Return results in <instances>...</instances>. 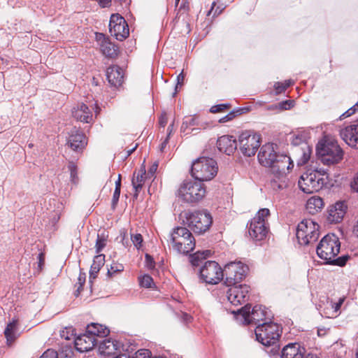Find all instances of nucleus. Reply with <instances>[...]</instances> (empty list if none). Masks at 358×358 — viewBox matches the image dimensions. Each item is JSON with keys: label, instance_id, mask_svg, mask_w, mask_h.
<instances>
[{"label": "nucleus", "instance_id": "1", "mask_svg": "<svg viewBox=\"0 0 358 358\" xmlns=\"http://www.w3.org/2000/svg\"><path fill=\"white\" fill-rule=\"evenodd\" d=\"M277 150L276 144L266 143L260 148L257 155L259 164L271 169V173L273 175L271 185L275 191L286 187L287 174L294 167L291 158L285 154H280Z\"/></svg>", "mask_w": 358, "mask_h": 358}, {"label": "nucleus", "instance_id": "2", "mask_svg": "<svg viewBox=\"0 0 358 358\" xmlns=\"http://www.w3.org/2000/svg\"><path fill=\"white\" fill-rule=\"evenodd\" d=\"M341 242L334 234L324 236L316 248L317 256L324 261L326 264L343 266L349 259L348 255L336 257L340 252Z\"/></svg>", "mask_w": 358, "mask_h": 358}, {"label": "nucleus", "instance_id": "3", "mask_svg": "<svg viewBox=\"0 0 358 358\" xmlns=\"http://www.w3.org/2000/svg\"><path fill=\"white\" fill-rule=\"evenodd\" d=\"M206 194V187L197 180H186L180 185L177 196L182 201L193 203L202 200Z\"/></svg>", "mask_w": 358, "mask_h": 358}, {"label": "nucleus", "instance_id": "4", "mask_svg": "<svg viewBox=\"0 0 358 358\" xmlns=\"http://www.w3.org/2000/svg\"><path fill=\"white\" fill-rule=\"evenodd\" d=\"M170 242L173 249L180 254H187L195 248V239L186 227L173 229L170 234Z\"/></svg>", "mask_w": 358, "mask_h": 358}, {"label": "nucleus", "instance_id": "5", "mask_svg": "<svg viewBox=\"0 0 358 358\" xmlns=\"http://www.w3.org/2000/svg\"><path fill=\"white\" fill-rule=\"evenodd\" d=\"M183 222L195 234H201L210 229L213 217L206 210L187 211L184 213Z\"/></svg>", "mask_w": 358, "mask_h": 358}, {"label": "nucleus", "instance_id": "6", "mask_svg": "<svg viewBox=\"0 0 358 358\" xmlns=\"http://www.w3.org/2000/svg\"><path fill=\"white\" fill-rule=\"evenodd\" d=\"M324 171L308 170L300 177L298 185L300 189L306 194H312L322 189L327 183Z\"/></svg>", "mask_w": 358, "mask_h": 358}, {"label": "nucleus", "instance_id": "7", "mask_svg": "<svg viewBox=\"0 0 358 358\" xmlns=\"http://www.w3.org/2000/svg\"><path fill=\"white\" fill-rule=\"evenodd\" d=\"M217 170V162L213 159L200 157L192 163L191 174L195 180L203 182L213 179Z\"/></svg>", "mask_w": 358, "mask_h": 358}, {"label": "nucleus", "instance_id": "8", "mask_svg": "<svg viewBox=\"0 0 358 358\" xmlns=\"http://www.w3.org/2000/svg\"><path fill=\"white\" fill-rule=\"evenodd\" d=\"M316 150L324 164H337L343 159V150L336 141L323 138L317 143Z\"/></svg>", "mask_w": 358, "mask_h": 358}, {"label": "nucleus", "instance_id": "9", "mask_svg": "<svg viewBox=\"0 0 358 358\" xmlns=\"http://www.w3.org/2000/svg\"><path fill=\"white\" fill-rule=\"evenodd\" d=\"M269 215L270 211L268 208H262L248 225V234L253 241H260L266 238L268 231L266 219Z\"/></svg>", "mask_w": 358, "mask_h": 358}, {"label": "nucleus", "instance_id": "10", "mask_svg": "<svg viewBox=\"0 0 358 358\" xmlns=\"http://www.w3.org/2000/svg\"><path fill=\"white\" fill-rule=\"evenodd\" d=\"M280 334V326L272 322L259 324L255 329L257 340L266 346L275 344L278 341Z\"/></svg>", "mask_w": 358, "mask_h": 358}, {"label": "nucleus", "instance_id": "11", "mask_svg": "<svg viewBox=\"0 0 358 358\" xmlns=\"http://www.w3.org/2000/svg\"><path fill=\"white\" fill-rule=\"evenodd\" d=\"M319 225L310 219L299 222L296 231L299 244L306 245L315 242L319 238Z\"/></svg>", "mask_w": 358, "mask_h": 358}, {"label": "nucleus", "instance_id": "12", "mask_svg": "<svg viewBox=\"0 0 358 358\" xmlns=\"http://www.w3.org/2000/svg\"><path fill=\"white\" fill-rule=\"evenodd\" d=\"M248 270V265L240 261L227 264L223 269L224 284L227 286L238 284L245 278Z\"/></svg>", "mask_w": 358, "mask_h": 358}, {"label": "nucleus", "instance_id": "13", "mask_svg": "<svg viewBox=\"0 0 358 358\" xmlns=\"http://www.w3.org/2000/svg\"><path fill=\"white\" fill-rule=\"evenodd\" d=\"M200 280L210 285H217L224 279V271L215 261H207L199 269Z\"/></svg>", "mask_w": 358, "mask_h": 358}, {"label": "nucleus", "instance_id": "14", "mask_svg": "<svg viewBox=\"0 0 358 358\" xmlns=\"http://www.w3.org/2000/svg\"><path fill=\"white\" fill-rule=\"evenodd\" d=\"M261 136L252 131H245L238 137L239 149L246 157L254 156L259 148Z\"/></svg>", "mask_w": 358, "mask_h": 358}, {"label": "nucleus", "instance_id": "15", "mask_svg": "<svg viewBox=\"0 0 358 358\" xmlns=\"http://www.w3.org/2000/svg\"><path fill=\"white\" fill-rule=\"evenodd\" d=\"M251 306L247 304L238 309L236 312L233 311V313L241 316L243 319L244 324H250L254 323L257 324L259 322L264 321L266 319L267 312L266 308L261 305L255 306L250 311Z\"/></svg>", "mask_w": 358, "mask_h": 358}, {"label": "nucleus", "instance_id": "16", "mask_svg": "<svg viewBox=\"0 0 358 358\" xmlns=\"http://www.w3.org/2000/svg\"><path fill=\"white\" fill-rule=\"evenodd\" d=\"M109 31L111 36L120 41L127 38L129 34V29L126 20L117 13L113 14L110 16Z\"/></svg>", "mask_w": 358, "mask_h": 358}, {"label": "nucleus", "instance_id": "17", "mask_svg": "<svg viewBox=\"0 0 358 358\" xmlns=\"http://www.w3.org/2000/svg\"><path fill=\"white\" fill-rule=\"evenodd\" d=\"M227 292L228 301L234 306L242 305L249 299L250 287L245 284L229 286Z\"/></svg>", "mask_w": 358, "mask_h": 358}, {"label": "nucleus", "instance_id": "18", "mask_svg": "<svg viewBox=\"0 0 358 358\" xmlns=\"http://www.w3.org/2000/svg\"><path fill=\"white\" fill-rule=\"evenodd\" d=\"M96 41L99 46L100 51L106 57L115 58L118 54V48L113 43L109 38L102 33L95 34Z\"/></svg>", "mask_w": 358, "mask_h": 358}, {"label": "nucleus", "instance_id": "19", "mask_svg": "<svg viewBox=\"0 0 358 358\" xmlns=\"http://www.w3.org/2000/svg\"><path fill=\"white\" fill-rule=\"evenodd\" d=\"M97 343L98 340L94 339L87 331L85 334L74 337L75 348L80 352L91 350Z\"/></svg>", "mask_w": 358, "mask_h": 358}, {"label": "nucleus", "instance_id": "20", "mask_svg": "<svg viewBox=\"0 0 358 358\" xmlns=\"http://www.w3.org/2000/svg\"><path fill=\"white\" fill-rule=\"evenodd\" d=\"M340 134L348 145L358 150V124L345 127L341 130Z\"/></svg>", "mask_w": 358, "mask_h": 358}, {"label": "nucleus", "instance_id": "21", "mask_svg": "<svg viewBox=\"0 0 358 358\" xmlns=\"http://www.w3.org/2000/svg\"><path fill=\"white\" fill-rule=\"evenodd\" d=\"M217 147L221 152L231 155L237 149V143L232 136L224 135L217 139Z\"/></svg>", "mask_w": 358, "mask_h": 358}, {"label": "nucleus", "instance_id": "22", "mask_svg": "<svg viewBox=\"0 0 358 358\" xmlns=\"http://www.w3.org/2000/svg\"><path fill=\"white\" fill-rule=\"evenodd\" d=\"M347 206L343 201L336 202L328 210L327 220L330 223L340 222L346 212Z\"/></svg>", "mask_w": 358, "mask_h": 358}, {"label": "nucleus", "instance_id": "23", "mask_svg": "<svg viewBox=\"0 0 358 358\" xmlns=\"http://www.w3.org/2000/svg\"><path fill=\"white\" fill-rule=\"evenodd\" d=\"M106 77L110 85L114 87H119L123 83V69L116 65L109 66L106 70Z\"/></svg>", "mask_w": 358, "mask_h": 358}, {"label": "nucleus", "instance_id": "24", "mask_svg": "<svg viewBox=\"0 0 358 358\" xmlns=\"http://www.w3.org/2000/svg\"><path fill=\"white\" fill-rule=\"evenodd\" d=\"M306 350L299 343H289L282 348L281 358H305Z\"/></svg>", "mask_w": 358, "mask_h": 358}, {"label": "nucleus", "instance_id": "25", "mask_svg": "<svg viewBox=\"0 0 358 358\" xmlns=\"http://www.w3.org/2000/svg\"><path fill=\"white\" fill-rule=\"evenodd\" d=\"M67 144L73 150L78 152L85 148L87 141L85 135L82 132L74 130L71 131Z\"/></svg>", "mask_w": 358, "mask_h": 358}, {"label": "nucleus", "instance_id": "26", "mask_svg": "<svg viewBox=\"0 0 358 358\" xmlns=\"http://www.w3.org/2000/svg\"><path fill=\"white\" fill-rule=\"evenodd\" d=\"M72 115L75 119L83 122L90 123L92 121V113L83 103L73 108Z\"/></svg>", "mask_w": 358, "mask_h": 358}, {"label": "nucleus", "instance_id": "27", "mask_svg": "<svg viewBox=\"0 0 358 358\" xmlns=\"http://www.w3.org/2000/svg\"><path fill=\"white\" fill-rule=\"evenodd\" d=\"M120 348L119 341L111 339H105L100 343L99 350L100 354L106 356L115 355Z\"/></svg>", "mask_w": 358, "mask_h": 358}, {"label": "nucleus", "instance_id": "28", "mask_svg": "<svg viewBox=\"0 0 358 358\" xmlns=\"http://www.w3.org/2000/svg\"><path fill=\"white\" fill-rule=\"evenodd\" d=\"M145 168L141 169L139 171L134 173V177L131 180V184L134 189V198L137 199L139 192L143 188V186L145 181Z\"/></svg>", "mask_w": 358, "mask_h": 358}, {"label": "nucleus", "instance_id": "29", "mask_svg": "<svg viewBox=\"0 0 358 358\" xmlns=\"http://www.w3.org/2000/svg\"><path fill=\"white\" fill-rule=\"evenodd\" d=\"M86 331L94 339L103 338L109 334L110 331L106 327L97 323H92L87 326Z\"/></svg>", "mask_w": 358, "mask_h": 358}, {"label": "nucleus", "instance_id": "30", "mask_svg": "<svg viewBox=\"0 0 358 358\" xmlns=\"http://www.w3.org/2000/svg\"><path fill=\"white\" fill-rule=\"evenodd\" d=\"M323 199L317 196H313L308 199L306 202V210L310 214L314 215L320 211L324 207Z\"/></svg>", "mask_w": 358, "mask_h": 358}, {"label": "nucleus", "instance_id": "31", "mask_svg": "<svg viewBox=\"0 0 358 358\" xmlns=\"http://www.w3.org/2000/svg\"><path fill=\"white\" fill-rule=\"evenodd\" d=\"M105 262V255L99 254L94 257L93 263L91 266L90 271V280L92 281L93 279L96 278L97 273L100 271L101 268L103 266Z\"/></svg>", "mask_w": 358, "mask_h": 358}, {"label": "nucleus", "instance_id": "32", "mask_svg": "<svg viewBox=\"0 0 358 358\" xmlns=\"http://www.w3.org/2000/svg\"><path fill=\"white\" fill-rule=\"evenodd\" d=\"M199 120L197 115H189L185 117L181 127V129L185 132V130L189 127L194 126L199 127Z\"/></svg>", "mask_w": 358, "mask_h": 358}, {"label": "nucleus", "instance_id": "33", "mask_svg": "<svg viewBox=\"0 0 358 358\" xmlns=\"http://www.w3.org/2000/svg\"><path fill=\"white\" fill-rule=\"evenodd\" d=\"M210 253L209 250L196 252L190 257V262L193 266H199L203 259H205Z\"/></svg>", "mask_w": 358, "mask_h": 358}, {"label": "nucleus", "instance_id": "34", "mask_svg": "<svg viewBox=\"0 0 358 358\" xmlns=\"http://www.w3.org/2000/svg\"><path fill=\"white\" fill-rule=\"evenodd\" d=\"M17 324V320L13 319V321L7 325L4 331V334L8 341L11 342L14 340Z\"/></svg>", "mask_w": 358, "mask_h": 358}, {"label": "nucleus", "instance_id": "35", "mask_svg": "<svg viewBox=\"0 0 358 358\" xmlns=\"http://www.w3.org/2000/svg\"><path fill=\"white\" fill-rule=\"evenodd\" d=\"M294 84L292 80H287L284 82H277L274 84V88L276 94H281L285 92L290 85Z\"/></svg>", "mask_w": 358, "mask_h": 358}, {"label": "nucleus", "instance_id": "36", "mask_svg": "<svg viewBox=\"0 0 358 358\" xmlns=\"http://www.w3.org/2000/svg\"><path fill=\"white\" fill-rule=\"evenodd\" d=\"M68 169L70 172V178L71 182L74 184H77L78 182V167L77 165L73 162H69L68 164Z\"/></svg>", "mask_w": 358, "mask_h": 358}, {"label": "nucleus", "instance_id": "37", "mask_svg": "<svg viewBox=\"0 0 358 358\" xmlns=\"http://www.w3.org/2000/svg\"><path fill=\"white\" fill-rule=\"evenodd\" d=\"M86 275L85 273L80 272L78 277V281L75 284V287L76 288L74 295L76 296H78L83 290V287L85 282Z\"/></svg>", "mask_w": 358, "mask_h": 358}, {"label": "nucleus", "instance_id": "38", "mask_svg": "<svg viewBox=\"0 0 358 358\" xmlns=\"http://www.w3.org/2000/svg\"><path fill=\"white\" fill-rule=\"evenodd\" d=\"M106 241L107 239L104 234L97 235V238L95 245L96 253H99L105 248V246L106 245Z\"/></svg>", "mask_w": 358, "mask_h": 358}, {"label": "nucleus", "instance_id": "39", "mask_svg": "<svg viewBox=\"0 0 358 358\" xmlns=\"http://www.w3.org/2000/svg\"><path fill=\"white\" fill-rule=\"evenodd\" d=\"M139 283L141 287L150 288L153 285V279L149 275H144L139 278Z\"/></svg>", "mask_w": 358, "mask_h": 358}, {"label": "nucleus", "instance_id": "40", "mask_svg": "<svg viewBox=\"0 0 358 358\" xmlns=\"http://www.w3.org/2000/svg\"><path fill=\"white\" fill-rule=\"evenodd\" d=\"M131 240L138 250L142 247L143 239L141 234H131Z\"/></svg>", "mask_w": 358, "mask_h": 358}, {"label": "nucleus", "instance_id": "41", "mask_svg": "<svg viewBox=\"0 0 358 358\" xmlns=\"http://www.w3.org/2000/svg\"><path fill=\"white\" fill-rule=\"evenodd\" d=\"M241 110H233L220 119V122L224 123L232 120L238 114H241Z\"/></svg>", "mask_w": 358, "mask_h": 358}, {"label": "nucleus", "instance_id": "42", "mask_svg": "<svg viewBox=\"0 0 358 358\" xmlns=\"http://www.w3.org/2000/svg\"><path fill=\"white\" fill-rule=\"evenodd\" d=\"M294 106V101L292 100H286L281 101L278 103V106H275L276 108H279L281 110H289Z\"/></svg>", "mask_w": 358, "mask_h": 358}, {"label": "nucleus", "instance_id": "43", "mask_svg": "<svg viewBox=\"0 0 358 358\" xmlns=\"http://www.w3.org/2000/svg\"><path fill=\"white\" fill-rule=\"evenodd\" d=\"M151 352L147 349H140L136 351L131 358H150Z\"/></svg>", "mask_w": 358, "mask_h": 358}, {"label": "nucleus", "instance_id": "44", "mask_svg": "<svg viewBox=\"0 0 358 358\" xmlns=\"http://www.w3.org/2000/svg\"><path fill=\"white\" fill-rule=\"evenodd\" d=\"M124 269V266L122 264H113L111 265L110 268L108 270V275L112 276L113 274L122 271Z\"/></svg>", "mask_w": 358, "mask_h": 358}, {"label": "nucleus", "instance_id": "45", "mask_svg": "<svg viewBox=\"0 0 358 358\" xmlns=\"http://www.w3.org/2000/svg\"><path fill=\"white\" fill-rule=\"evenodd\" d=\"M310 153H311V150L309 149L308 147H307V150H304L303 152L302 157L299 159L298 164H300V165H303V164H306L308 162V160L310 159Z\"/></svg>", "mask_w": 358, "mask_h": 358}, {"label": "nucleus", "instance_id": "46", "mask_svg": "<svg viewBox=\"0 0 358 358\" xmlns=\"http://www.w3.org/2000/svg\"><path fill=\"white\" fill-rule=\"evenodd\" d=\"M73 330H72L71 328L67 329L66 328L65 330H63L61 331V337L66 339V340H71L72 337L74 338L75 335L73 334Z\"/></svg>", "mask_w": 358, "mask_h": 358}, {"label": "nucleus", "instance_id": "47", "mask_svg": "<svg viewBox=\"0 0 358 358\" xmlns=\"http://www.w3.org/2000/svg\"><path fill=\"white\" fill-rule=\"evenodd\" d=\"M39 358H58V355L55 350L48 349Z\"/></svg>", "mask_w": 358, "mask_h": 358}, {"label": "nucleus", "instance_id": "48", "mask_svg": "<svg viewBox=\"0 0 358 358\" xmlns=\"http://www.w3.org/2000/svg\"><path fill=\"white\" fill-rule=\"evenodd\" d=\"M229 107V104H218L216 106H213L211 107L210 111L211 113H215L225 110Z\"/></svg>", "mask_w": 358, "mask_h": 358}, {"label": "nucleus", "instance_id": "49", "mask_svg": "<svg viewBox=\"0 0 358 358\" xmlns=\"http://www.w3.org/2000/svg\"><path fill=\"white\" fill-rule=\"evenodd\" d=\"M184 79H185V76L183 74V71H182L177 76V84L176 85L175 92H173V96H174L177 94L178 85H182Z\"/></svg>", "mask_w": 358, "mask_h": 358}, {"label": "nucleus", "instance_id": "50", "mask_svg": "<svg viewBox=\"0 0 358 358\" xmlns=\"http://www.w3.org/2000/svg\"><path fill=\"white\" fill-rule=\"evenodd\" d=\"M120 195V189H115L113 199H112V206L113 208L117 204Z\"/></svg>", "mask_w": 358, "mask_h": 358}, {"label": "nucleus", "instance_id": "51", "mask_svg": "<svg viewBox=\"0 0 358 358\" xmlns=\"http://www.w3.org/2000/svg\"><path fill=\"white\" fill-rule=\"evenodd\" d=\"M145 264L148 268H153L155 267V261L152 257L148 254L145 256Z\"/></svg>", "mask_w": 358, "mask_h": 358}, {"label": "nucleus", "instance_id": "52", "mask_svg": "<svg viewBox=\"0 0 358 358\" xmlns=\"http://www.w3.org/2000/svg\"><path fill=\"white\" fill-rule=\"evenodd\" d=\"M343 301L344 299H340L337 303H331L330 306L331 308L334 309V313H336L339 310Z\"/></svg>", "mask_w": 358, "mask_h": 358}, {"label": "nucleus", "instance_id": "53", "mask_svg": "<svg viewBox=\"0 0 358 358\" xmlns=\"http://www.w3.org/2000/svg\"><path fill=\"white\" fill-rule=\"evenodd\" d=\"M38 267L39 270H41L45 264V256L43 253L41 252L38 255Z\"/></svg>", "mask_w": 358, "mask_h": 358}, {"label": "nucleus", "instance_id": "54", "mask_svg": "<svg viewBox=\"0 0 358 358\" xmlns=\"http://www.w3.org/2000/svg\"><path fill=\"white\" fill-rule=\"evenodd\" d=\"M355 111L356 108H355V106H352L350 108H349L347 111H345L344 113H343L341 115L340 119H343L345 117H350L352 115H353L355 113Z\"/></svg>", "mask_w": 358, "mask_h": 358}, {"label": "nucleus", "instance_id": "55", "mask_svg": "<svg viewBox=\"0 0 358 358\" xmlns=\"http://www.w3.org/2000/svg\"><path fill=\"white\" fill-rule=\"evenodd\" d=\"M169 136H167L166 138L164 139V141L159 145L160 152H164V149L166 147V145L169 143Z\"/></svg>", "mask_w": 358, "mask_h": 358}, {"label": "nucleus", "instance_id": "56", "mask_svg": "<svg viewBox=\"0 0 358 358\" xmlns=\"http://www.w3.org/2000/svg\"><path fill=\"white\" fill-rule=\"evenodd\" d=\"M157 167H158L157 163L153 164L152 165V166L150 168L148 173H150L151 175H154L157 169Z\"/></svg>", "mask_w": 358, "mask_h": 358}, {"label": "nucleus", "instance_id": "57", "mask_svg": "<svg viewBox=\"0 0 358 358\" xmlns=\"http://www.w3.org/2000/svg\"><path fill=\"white\" fill-rule=\"evenodd\" d=\"M351 187L353 189V190L358 192V176L354 179V181L352 182Z\"/></svg>", "mask_w": 358, "mask_h": 358}, {"label": "nucleus", "instance_id": "58", "mask_svg": "<svg viewBox=\"0 0 358 358\" xmlns=\"http://www.w3.org/2000/svg\"><path fill=\"white\" fill-rule=\"evenodd\" d=\"M224 8L221 6H217V8L215 9L214 13H213V17L220 15L222 12Z\"/></svg>", "mask_w": 358, "mask_h": 358}, {"label": "nucleus", "instance_id": "59", "mask_svg": "<svg viewBox=\"0 0 358 358\" xmlns=\"http://www.w3.org/2000/svg\"><path fill=\"white\" fill-rule=\"evenodd\" d=\"M115 189H121V175L120 174L118 175V178L115 182Z\"/></svg>", "mask_w": 358, "mask_h": 358}, {"label": "nucleus", "instance_id": "60", "mask_svg": "<svg viewBox=\"0 0 358 358\" xmlns=\"http://www.w3.org/2000/svg\"><path fill=\"white\" fill-rule=\"evenodd\" d=\"M183 320L185 322H189L191 321L192 317L187 313H182Z\"/></svg>", "mask_w": 358, "mask_h": 358}, {"label": "nucleus", "instance_id": "61", "mask_svg": "<svg viewBox=\"0 0 358 358\" xmlns=\"http://www.w3.org/2000/svg\"><path fill=\"white\" fill-rule=\"evenodd\" d=\"M137 147H138V143H136L132 148L127 150V156H129L130 155H131L136 150Z\"/></svg>", "mask_w": 358, "mask_h": 358}, {"label": "nucleus", "instance_id": "62", "mask_svg": "<svg viewBox=\"0 0 358 358\" xmlns=\"http://www.w3.org/2000/svg\"><path fill=\"white\" fill-rule=\"evenodd\" d=\"M114 358H131L127 354L123 353V354H119L116 355Z\"/></svg>", "mask_w": 358, "mask_h": 358}, {"label": "nucleus", "instance_id": "63", "mask_svg": "<svg viewBox=\"0 0 358 358\" xmlns=\"http://www.w3.org/2000/svg\"><path fill=\"white\" fill-rule=\"evenodd\" d=\"M215 5H216V2H215V1H213V2L212 3L211 8L208 10V13H207V15H208V16H210V15H211V13H212V12H213V9H214V7L215 6Z\"/></svg>", "mask_w": 358, "mask_h": 358}, {"label": "nucleus", "instance_id": "64", "mask_svg": "<svg viewBox=\"0 0 358 358\" xmlns=\"http://www.w3.org/2000/svg\"><path fill=\"white\" fill-rule=\"evenodd\" d=\"M354 233L356 234L357 236H358V221L357 222L356 224L354 227Z\"/></svg>", "mask_w": 358, "mask_h": 358}]
</instances>
